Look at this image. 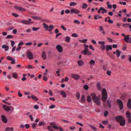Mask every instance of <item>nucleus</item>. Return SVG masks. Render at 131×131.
<instances>
[{"label":"nucleus","mask_w":131,"mask_h":131,"mask_svg":"<svg viewBox=\"0 0 131 131\" xmlns=\"http://www.w3.org/2000/svg\"><path fill=\"white\" fill-rule=\"evenodd\" d=\"M115 119L118 122H119L120 125L121 126H124L125 123V121L124 118L122 116L118 115L115 116Z\"/></svg>","instance_id":"nucleus-1"},{"label":"nucleus","mask_w":131,"mask_h":131,"mask_svg":"<svg viewBox=\"0 0 131 131\" xmlns=\"http://www.w3.org/2000/svg\"><path fill=\"white\" fill-rule=\"evenodd\" d=\"M84 46L85 47L84 50L81 51V53L84 55H87L88 56L91 55V53L89 51L88 48L89 47L88 45H86V44H84Z\"/></svg>","instance_id":"nucleus-2"},{"label":"nucleus","mask_w":131,"mask_h":131,"mask_svg":"<svg viewBox=\"0 0 131 131\" xmlns=\"http://www.w3.org/2000/svg\"><path fill=\"white\" fill-rule=\"evenodd\" d=\"M91 96L94 103L98 105H100L101 104V101L99 98L96 96L95 94L92 93L91 94Z\"/></svg>","instance_id":"nucleus-3"},{"label":"nucleus","mask_w":131,"mask_h":131,"mask_svg":"<svg viewBox=\"0 0 131 131\" xmlns=\"http://www.w3.org/2000/svg\"><path fill=\"white\" fill-rule=\"evenodd\" d=\"M107 98V94L106 90L105 89H103L102 90V100L105 103Z\"/></svg>","instance_id":"nucleus-4"},{"label":"nucleus","mask_w":131,"mask_h":131,"mask_svg":"<svg viewBox=\"0 0 131 131\" xmlns=\"http://www.w3.org/2000/svg\"><path fill=\"white\" fill-rule=\"evenodd\" d=\"M3 107L5 110L7 112L11 111L12 112L14 110L13 107L11 106H8L6 105H4Z\"/></svg>","instance_id":"nucleus-5"},{"label":"nucleus","mask_w":131,"mask_h":131,"mask_svg":"<svg viewBox=\"0 0 131 131\" xmlns=\"http://www.w3.org/2000/svg\"><path fill=\"white\" fill-rule=\"evenodd\" d=\"M117 102L119 107L120 110H122L123 108V105L122 102L120 100L117 99Z\"/></svg>","instance_id":"nucleus-6"},{"label":"nucleus","mask_w":131,"mask_h":131,"mask_svg":"<svg viewBox=\"0 0 131 131\" xmlns=\"http://www.w3.org/2000/svg\"><path fill=\"white\" fill-rule=\"evenodd\" d=\"M102 11L101 13L102 14H104L105 13H106L107 12V10L105 9V8L103 7H101L100 9L98 10L97 12L98 13H100L101 11Z\"/></svg>","instance_id":"nucleus-7"},{"label":"nucleus","mask_w":131,"mask_h":131,"mask_svg":"<svg viewBox=\"0 0 131 131\" xmlns=\"http://www.w3.org/2000/svg\"><path fill=\"white\" fill-rule=\"evenodd\" d=\"M27 56L29 59L33 58V55L32 53L30 51H28L27 52Z\"/></svg>","instance_id":"nucleus-8"},{"label":"nucleus","mask_w":131,"mask_h":131,"mask_svg":"<svg viewBox=\"0 0 131 131\" xmlns=\"http://www.w3.org/2000/svg\"><path fill=\"white\" fill-rule=\"evenodd\" d=\"M14 7L16 9L20 11L23 12L26 10V9L25 8H23L21 7L15 6H14Z\"/></svg>","instance_id":"nucleus-9"},{"label":"nucleus","mask_w":131,"mask_h":131,"mask_svg":"<svg viewBox=\"0 0 131 131\" xmlns=\"http://www.w3.org/2000/svg\"><path fill=\"white\" fill-rule=\"evenodd\" d=\"M71 76L73 78L76 80L80 78V75L78 74H71Z\"/></svg>","instance_id":"nucleus-10"},{"label":"nucleus","mask_w":131,"mask_h":131,"mask_svg":"<svg viewBox=\"0 0 131 131\" xmlns=\"http://www.w3.org/2000/svg\"><path fill=\"white\" fill-rule=\"evenodd\" d=\"M56 48L58 51L60 53H61L63 51V48L62 46L60 45H58L56 46Z\"/></svg>","instance_id":"nucleus-11"},{"label":"nucleus","mask_w":131,"mask_h":131,"mask_svg":"<svg viewBox=\"0 0 131 131\" xmlns=\"http://www.w3.org/2000/svg\"><path fill=\"white\" fill-rule=\"evenodd\" d=\"M21 22L22 23L26 25H29L32 23V22L31 21H28L25 20H23L21 21Z\"/></svg>","instance_id":"nucleus-12"},{"label":"nucleus","mask_w":131,"mask_h":131,"mask_svg":"<svg viewBox=\"0 0 131 131\" xmlns=\"http://www.w3.org/2000/svg\"><path fill=\"white\" fill-rule=\"evenodd\" d=\"M80 13V11L77 9H73L71 10L70 13H74L78 14Z\"/></svg>","instance_id":"nucleus-13"},{"label":"nucleus","mask_w":131,"mask_h":131,"mask_svg":"<svg viewBox=\"0 0 131 131\" xmlns=\"http://www.w3.org/2000/svg\"><path fill=\"white\" fill-rule=\"evenodd\" d=\"M1 119L2 121L5 123H6L7 122V119L6 117L4 115L1 116Z\"/></svg>","instance_id":"nucleus-14"},{"label":"nucleus","mask_w":131,"mask_h":131,"mask_svg":"<svg viewBox=\"0 0 131 131\" xmlns=\"http://www.w3.org/2000/svg\"><path fill=\"white\" fill-rule=\"evenodd\" d=\"M129 35H126L125 36L124 39V41L127 43L129 42Z\"/></svg>","instance_id":"nucleus-15"},{"label":"nucleus","mask_w":131,"mask_h":131,"mask_svg":"<svg viewBox=\"0 0 131 131\" xmlns=\"http://www.w3.org/2000/svg\"><path fill=\"white\" fill-rule=\"evenodd\" d=\"M55 124L54 123H50V125L51 126L56 129H59V128L58 127L55 126Z\"/></svg>","instance_id":"nucleus-16"},{"label":"nucleus","mask_w":131,"mask_h":131,"mask_svg":"<svg viewBox=\"0 0 131 131\" xmlns=\"http://www.w3.org/2000/svg\"><path fill=\"white\" fill-rule=\"evenodd\" d=\"M127 106L128 108L131 109V100L130 99H129L128 101Z\"/></svg>","instance_id":"nucleus-17"},{"label":"nucleus","mask_w":131,"mask_h":131,"mask_svg":"<svg viewBox=\"0 0 131 131\" xmlns=\"http://www.w3.org/2000/svg\"><path fill=\"white\" fill-rule=\"evenodd\" d=\"M2 48L3 49H4L6 51H7L9 49L8 47L5 45H3L2 46Z\"/></svg>","instance_id":"nucleus-18"},{"label":"nucleus","mask_w":131,"mask_h":131,"mask_svg":"<svg viewBox=\"0 0 131 131\" xmlns=\"http://www.w3.org/2000/svg\"><path fill=\"white\" fill-rule=\"evenodd\" d=\"M112 46L111 45H107L106 46V50L107 51H108L109 50H112Z\"/></svg>","instance_id":"nucleus-19"},{"label":"nucleus","mask_w":131,"mask_h":131,"mask_svg":"<svg viewBox=\"0 0 131 131\" xmlns=\"http://www.w3.org/2000/svg\"><path fill=\"white\" fill-rule=\"evenodd\" d=\"M53 28V26L52 25H51L48 26V30H47L49 31H50Z\"/></svg>","instance_id":"nucleus-20"},{"label":"nucleus","mask_w":131,"mask_h":131,"mask_svg":"<svg viewBox=\"0 0 131 131\" xmlns=\"http://www.w3.org/2000/svg\"><path fill=\"white\" fill-rule=\"evenodd\" d=\"M60 94L63 96V97H66V94L63 91H61L60 92Z\"/></svg>","instance_id":"nucleus-21"},{"label":"nucleus","mask_w":131,"mask_h":131,"mask_svg":"<svg viewBox=\"0 0 131 131\" xmlns=\"http://www.w3.org/2000/svg\"><path fill=\"white\" fill-rule=\"evenodd\" d=\"M42 57L45 60L46 59V54L45 51H43L42 52Z\"/></svg>","instance_id":"nucleus-22"},{"label":"nucleus","mask_w":131,"mask_h":131,"mask_svg":"<svg viewBox=\"0 0 131 131\" xmlns=\"http://www.w3.org/2000/svg\"><path fill=\"white\" fill-rule=\"evenodd\" d=\"M78 63L79 66H82L83 63V62L81 60L79 61L78 62Z\"/></svg>","instance_id":"nucleus-23"},{"label":"nucleus","mask_w":131,"mask_h":131,"mask_svg":"<svg viewBox=\"0 0 131 131\" xmlns=\"http://www.w3.org/2000/svg\"><path fill=\"white\" fill-rule=\"evenodd\" d=\"M12 76L15 79H16L17 78V75L16 73H14L12 74Z\"/></svg>","instance_id":"nucleus-24"},{"label":"nucleus","mask_w":131,"mask_h":131,"mask_svg":"<svg viewBox=\"0 0 131 131\" xmlns=\"http://www.w3.org/2000/svg\"><path fill=\"white\" fill-rule=\"evenodd\" d=\"M81 101L82 103L84 102L85 101V96L84 95H82L81 98Z\"/></svg>","instance_id":"nucleus-25"},{"label":"nucleus","mask_w":131,"mask_h":131,"mask_svg":"<svg viewBox=\"0 0 131 131\" xmlns=\"http://www.w3.org/2000/svg\"><path fill=\"white\" fill-rule=\"evenodd\" d=\"M43 26L44 28L46 30H48V25L46 24L45 23H43Z\"/></svg>","instance_id":"nucleus-26"},{"label":"nucleus","mask_w":131,"mask_h":131,"mask_svg":"<svg viewBox=\"0 0 131 131\" xmlns=\"http://www.w3.org/2000/svg\"><path fill=\"white\" fill-rule=\"evenodd\" d=\"M102 18V16H100L98 15H95L94 16V19H98Z\"/></svg>","instance_id":"nucleus-27"},{"label":"nucleus","mask_w":131,"mask_h":131,"mask_svg":"<svg viewBox=\"0 0 131 131\" xmlns=\"http://www.w3.org/2000/svg\"><path fill=\"white\" fill-rule=\"evenodd\" d=\"M95 63V61L93 60H91L89 62V64L91 66L94 65Z\"/></svg>","instance_id":"nucleus-28"},{"label":"nucleus","mask_w":131,"mask_h":131,"mask_svg":"<svg viewBox=\"0 0 131 131\" xmlns=\"http://www.w3.org/2000/svg\"><path fill=\"white\" fill-rule=\"evenodd\" d=\"M107 105L108 107L109 108L111 107V101L109 100V99H108L107 101Z\"/></svg>","instance_id":"nucleus-29"},{"label":"nucleus","mask_w":131,"mask_h":131,"mask_svg":"<svg viewBox=\"0 0 131 131\" xmlns=\"http://www.w3.org/2000/svg\"><path fill=\"white\" fill-rule=\"evenodd\" d=\"M116 55L117 57H118L119 56L121 52H120V51L119 50H117L116 51Z\"/></svg>","instance_id":"nucleus-30"},{"label":"nucleus","mask_w":131,"mask_h":131,"mask_svg":"<svg viewBox=\"0 0 131 131\" xmlns=\"http://www.w3.org/2000/svg\"><path fill=\"white\" fill-rule=\"evenodd\" d=\"M32 18L35 20H40L41 19V18L38 16H33L32 17Z\"/></svg>","instance_id":"nucleus-31"},{"label":"nucleus","mask_w":131,"mask_h":131,"mask_svg":"<svg viewBox=\"0 0 131 131\" xmlns=\"http://www.w3.org/2000/svg\"><path fill=\"white\" fill-rule=\"evenodd\" d=\"M31 97L35 101H37L38 100V99L37 97L33 95H31Z\"/></svg>","instance_id":"nucleus-32"},{"label":"nucleus","mask_w":131,"mask_h":131,"mask_svg":"<svg viewBox=\"0 0 131 131\" xmlns=\"http://www.w3.org/2000/svg\"><path fill=\"white\" fill-rule=\"evenodd\" d=\"M70 38L68 36H67L65 39V41L69 43L70 42Z\"/></svg>","instance_id":"nucleus-33"},{"label":"nucleus","mask_w":131,"mask_h":131,"mask_svg":"<svg viewBox=\"0 0 131 131\" xmlns=\"http://www.w3.org/2000/svg\"><path fill=\"white\" fill-rule=\"evenodd\" d=\"M87 41V39H83V40H79V41L81 43H85Z\"/></svg>","instance_id":"nucleus-34"},{"label":"nucleus","mask_w":131,"mask_h":131,"mask_svg":"<svg viewBox=\"0 0 131 131\" xmlns=\"http://www.w3.org/2000/svg\"><path fill=\"white\" fill-rule=\"evenodd\" d=\"M87 101L89 102H90L91 101V99L90 96L88 95V96L87 97Z\"/></svg>","instance_id":"nucleus-35"},{"label":"nucleus","mask_w":131,"mask_h":131,"mask_svg":"<svg viewBox=\"0 0 131 131\" xmlns=\"http://www.w3.org/2000/svg\"><path fill=\"white\" fill-rule=\"evenodd\" d=\"M96 86L97 89L99 90H101V86H100V84L99 83H97L96 84Z\"/></svg>","instance_id":"nucleus-36"},{"label":"nucleus","mask_w":131,"mask_h":131,"mask_svg":"<svg viewBox=\"0 0 131 131\" xmlns=\"http://www.w3.org/2000/svg\"><path fill=\"white\" fill-rule=\"evenodd\" d=\"M88 7V5L85 3H83L82 6V8L86 9Z\"/></svg>","instance_id":"nucleus-37"},{"label":"nucleus","mask_w":131,"mask_h":131,"mask_svg":"<svg viewBox=\"0 0 131 131\" xmlns=\"http://www.w3.org/2000/svg\"><path fill=\"white\" fill-rule=\"evenodd\" d=\"M37 125V123H34L32 125H31V126L33 129H35L36 128V126Z\"/></svg>","instance_id":"nucleus-38"},{"label":"nucleus","mask_w":131,"mask_h":131,"mask_svg":"<svg viewBox=\"0 0 131 131\" xmlns=\"http://www.w3.org/2000/svg\"><path fill=\"white\" fill-rule=\"evenodd\" d=\"M77 3L74 2H71L70 3V5L71 6H74L77 4Z\"/></svg>","instance_id":"nucleus-39"},{"label":"nucleus","mask_w":131,"mask_h":131,"mask_svg":"<svg viewBox=\"0 0 131 131\" xmlns=\"http://www.w3.org/2000/svg\"><path fill=\"white\" fill-rule=\"evenodd\" d=\"M128 121V123H131V117L130 116H128L127 117Z\"/></svg>","instance_id":"nucleus-40"},{"label":"nucleus","mask_w":131,"mask_h":131,"mask_svg":"<svg viewBox=\"0 0 131 131\" xmlns=\"http://www.w3.org/2000/svg\"><path fill=\"white\" fill-rule=\"evenodd\" d=\"M89 88L88 86L86 85H85L83 87L84 89L85 90H88L89 89Z\"/></svg>","instance_id":"nucleus-41"},{"label":"nucleus","mask_w":131,"mask_h":131,"mask_svg":"<svg viewBox=\"0 0 131 131\" xmlns=\"http://www.w3.org/2000/svg\"><path fill=\"white\" fill-rule=\"evenodd\" d=\"M90 127L92 128V130H96V128L95 127L91 125H90Z\"/></svg>","instance_id":"nucleus-42"},{"label":"nucleus","mask_w":131,"mask_h":131,"mask_svg":"<svg viewBox=\"0 0 131 131\" xmlns=\"http://www.w3.org/2000/svg\"><path fill=\"white\" fill-rule=\"evenodd\" d=\"M13 38V36L10 35H9L7 36L6 38L7 39H10Z\"/></svg>","instance_id":"nucleus-43"},{"label":"nucleus","mask_w":131,"mask_h":131,"mask_svg":"<svg viewBox=\"0 0 131 131\" xmlns=\"http://www.w3.org/2000/svg\"><path fill=\"white\" fill-rule=\"evenodd\" d=\"M40 29V28L39 27L36 28L35 27H33L32 28V30L34 31H36L37 30L39 29Z\"/></svg>","instance_id":"nucleus-44"},{"label":"nucleus","mask_w":131,"mask_h":131,"mask_svg":"<svg viewBox=\"0 0 131 131\" xmlns=\"http://www.w3.org/2000/svg\"><path fill=\"white\" fill-rule=\"evenodd\" d=\"M111 71L110 70H108L106 72V74L109 76H110L111 73Z\"/></svg>","instance_id":"nucleus-45"},{"label":"nucleus","mask_w":131,"mask_h":131,"mask_svg":"<svg viewBox=\"0 0 131 131\" xmlns=\"http://www.w3.org/2000/svg\"><path fill=\"white\" fill-rule=\"evenodd\" d=\"M76 97L78 99H79L80 98V94L78 93H77L76 95Z\"/></svg>","instance_id":"nucleus-46"},{"label":"nucleus","mask_w":131,"mask_h":131,"mask_svg":"<svg viewBox=\"0 0 131 131\" xmlns=\"http://www.w3.org/2000/svg\"><path fill=\"white\" fill-rule=\"evenodd\" d=\"M72 36L75 37H77L78 36V35L76 33H73L72 35Z\"/></svg>","instance_id":"nucleus-47"},{"label":"nucleus","mask_w":131,"mask_h":131,"mask_svg":"<svg viewBox=\"0 0 131 131\" xmlns=\"http://www.w3.org/2000/svg\"><path fill=\"white\" fill-rule=\"evenodd\" d=\"M99 30L100 31H101L103 30V26H100L99 27Z\"/></svg>","instance_id":"nucleus-48"},{"label":"nucleus","mask_w":131,"mask_h":131,"mask_svg":"<svg viewBox=\"0 0 131 131\" xmlns=\"http://www.w3.org/2000/svg\"><path fill=\"white\" fill-rule=\"evenodd\" d=\"M38 125L39 126H41L42 125L44 126L45 125V123L43 122H41L38 124Z\"/></svg>","instance_id":"nucleus-49"},{"label":"nucleus","mask_w":131,"mask_h":131,"mask_svg":"<svg viewBox=\"0 0 131 131\" xmlns=\"http://www.w3.org/2000/svg\"><path fill=\"white\" fill-rule=\"evenodd\" d=\"M74 22L78 24H79L80 23V22L79 20H74Z\"/></svg>","instance_id":"nucleus-50"},{"label":"nucleus","mask_w":131,"mask_h":131,"mask_svg":"<svg viewBox=\"0 0 131 131\" xmlns=\"http://www.w3.org/2000/svg\"><path fill=\"white\" fill-rule=\"evenodd\" d=\"M126 114L127 115V117L128 116H130V113L128 111H127L126 113Z\"/></svg>","instance_id":"nucleus-51"},{"label":"nucleus","mask_w":131,"mask_h":131,"mask_svg":"<svg viewBox=\"0 0 131 131\" xmlns=\"http://www.w3.org/2000/svg\"><path fill=\"white\" fill-rule=\"evenodd\" d=\"M98 43L100 44L103 45L105 43V42L103 41H99L98 42Z\"/></svg>","instance_id":"nucleus-52"},{"label":"nucleus","mask_w":131,"mask_h":131,"mask_svg":"<svg viewBox=\"0 0 131 131\" xmlns=\"http://www.w3.org/2000/svg\"><path fill=\"white\" fill-rule=\"evenodd\" d=\"M32 44V43L31 42H27L25 44L26 46H30Z\"/></svg>","instance_id":"nucleus-53"},{"label":"nucleus","mask_w":131,"mask_h":131,"mask_svg":"<svg viewBox=\"0 0 131 131\" xmlns=\"http://www.w3.org/2000/svg\"><path fill=\"white\" fill-rule=\"evenodd\" d=\"M102 123L103 124L106 125L108 123V122L107 121H103Z\"/></svg>","instance_id":"nucleus-54"},{"label":"nucleus","mask_w":131,"mask_h":131,"mask_svg":"<svg viewBox=\"0 0 131 131\" xmlns=\"http://www.w3.org/2000/svg\"><path fill=\"white\" fill-rule=\"evenodd\" d=\"M108 114V112L107 111H105L104 114V116L105 117L107 116Z\"/></svg>","instance_id":"nucleus-55"},{"label":"nucleus","mask_w":131,"mask_h":131,"mask_svg":"<svg viewBox=\"0 0 131 131\" xmlns=\"http://www.w3.org/2000/svg\"><path fill=\"white\" fill-rule=\"evenodd\" d=\"M17 32V29H14L12 31L13 33L14 34H16Z\"/></svg>","instance_id":"nucleus-56"},{"label":"nucleus","mask_w":131,"mask_h":131,"mask_svg":"<svg viewBox=\"0 0 131 131\" xmlns=\"http://www.w3.org/2000/svg\"><path fill=\"white\" fill-rule=\"evenodd\" d=\"M47 129L48 130L50 131H53L51 128L49 126H47Z\"/></svg>","instance_id":"nucleus-57"},{"label":"nucleus","mask_w":131,"mask_h":131,"mask_svg":"<svg viewBox=\"0 0 131 131\" xmlns=\"http://www.w3.org/2000/svg\"><path fill=\"white\" fill-rule=\"evenodd\" d=\"M27 68L28 69H31L33 68V67L32 66L29 65L28 66H27Z\"/></svg>","instance_id":"nucleus-58"},{"label":"nucleus","mask_w":131,"mask_h":131,"mask_svg":"<svg viewBox=\"0 0 131 131\" xmlns=\"http://www.w3.org/2000/svg\"><path fill=\"white\" fill-rule=\"evenodd\" d=\"M34 108L36 110H37L39 108L38 106L37 105H35L34 106Z\"/></svg>","instance_id":"nucleus-59"},{"label":"nucleus","mask_w":131,"mask_h":131,"mask_svg":"<svg viewBox=\"0 0 131 131\" xmlns=\"http://www.w3.org/2000/svg\"><path fill=\"white\" fill-rule=\"evenodd\" d=\"M61 27L64 30H67L66 28L62 25L61 26Z\"/></svg>","instance_id":"nucleus-60"},{"label":"nucleus","mask_w":131,"mask_h":131,"mask_svg":"<svg viewBox=\"0 0 131 131\" xmlns=\"http://www.w3.org/2000/svg\"><path fill=\"white\" fill-rule=\"evenodd\" d=\"M7 59L8 60H9L10 61L12 60L13 59L11 57L9 56H8L7 57Z\"/></svg>","instance_id":"nucleus-61"},{"label":"nucleus","mask_w":131,"mask_h":131,"mask_svg":"<svg viewBox=\"0 0 131 131\" xmlns=\"http://www.w3.org/2000/svg\"><path fill=\"white\" fill-rule=\"evenodd\" d=\"M11 46H12V47H13L14 46V45L15 42L14 41H13L12 40L11 41Z\"/></svg>","instance_id":"nucleus-62"},{"label":"nucleus","mask_w":131,"mask_h":131,"mask_svg":"<svg viewBox=\"0 0 131 131\" xmlns=\"http://www.w3.org/2000/svg\"><path fill=\"white\" fill-rule=\"evenodd\" d=\"M89 48L90 49H92L93 51L94 50V49L93 48V47L92 45H90Z\"/></svg>","instance_id":"nucleus-63"},{"label":"nucleus","mask_w":131,"mask_h":131,"mask_svg":"<svg viewBox=\"0 0 131 131\" xmlns=\"http://www.w3.org/2000/svg\"><path fill=\"white\" fill-rule=\"evenodd\" d=\"M108 22L110 24L113 23V21L112 20H111L110 19H109L108 20Z\"/></svg>","instance_id":"nucleus-64"}]
</instances>
